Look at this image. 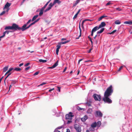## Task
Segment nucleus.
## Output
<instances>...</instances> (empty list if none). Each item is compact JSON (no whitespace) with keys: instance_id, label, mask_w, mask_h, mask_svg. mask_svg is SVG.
<instances>
[{"instance_id":"27","label":"nucleus","mask_w":132,"mask_h":132,"mask_svg":"<svg viewBox=\"0 0 132 132\" xmlns=\"http://www.w3.org/2000/svg\"><path fill=\"white\" fill-rule=\"evenodd\" d=\"M38 15H36L35 16H34L33 17V18L32 19V21H34L38 17Z\"/></svg>"},{"instance_id":"60","label":"nucleus","mask_w":132,"mask_h":132,"mask_svg":"<svg viewBox=\"0 0 132 132\" xmlns=\"http://www.w3.org/2000/svg\"><path fill=\"white\" fill-rule=\"evenodd\" d=\"M84 59H81L79 60L78 62V63L79 64L80 63V62L83 60Z\"/></svg>"},{"instance_id":"42","label":"nucleus","mask_w":132,"mask_h":132,"mask_svg":"<svg viewBox=\"0 0 132 132\" xmlns=\"http://www.w3.org/2000/svg\"><path fill=\"white\" fill-rule=\"evenodd\" d=\"M39 73V71H38L36 72L34 74V76H36V75H38V73Z\"/></svg>"},{"instance_id":"14","label":"nucleus","mask_w":132,"mask_h":132,"mask_svg":"<svg viewBox=\"0 0 132 132\" xmlns=\"http://www.w3.org/2000/svg\"><path fill=\"white\" fill-rule=\"evenodd\" d=\"M61 3V2L59 0H55L53 2L54 5L56 3H57L59 5Z\"/></svg>"},{"instance_id":"23","label":"nucleus","mask_w":132,"mask_h":132,"mask_svg":"<svg viewBox=\"0 0 132 132\" xmlns=\"http://www.w3.org/2000/svg\"><path fill=\"white\" fill-rule=\"evenodd\" d=\"M104 30V28H102L100 31H98L97 32V34H99L101 33Z\"/></svg>"},{"instance_id":"39","label":"nucleus","mask_w":132,"mask_h":132,"mask_svg":"<svg viewBox=\"0 0 132 132\" xmlns=\"http://www.w3.org/2000/svg\"><path fill=\"white\" fill-rule=\"evenodd\" d=\"M61 45H60L59 44H58V45H57L56 46V47H57V49H60V48L61 47Z\"/></svg>"},{"instance_id":"46","label":"nucleus","mask_w":132,"mask_h":132,"mask_svg":"<svg viewBox=\"0 0 132 132\" xmlns=\"http://www.w3.org/2000/svg\"><path fill=\"white\" fill-rule=\"evenodd\" d=\"M59 49H56V54L57 55H58V52H59Z\"/></svg>"},{"instance_id":"19","label":"nucleus","mask_w":132,"mask_h":132,"mask_svg":"<svg viewBox=\"0 0 132 132\" xmlns=\"http://www.w3.org/2000/svg\"><path fill=\"white\" fill-rule=\"evenodd\" d=\"M97 126L96 123L95 122L92 123L91 125V127L93 128Z\"/></svg>"},{"instance_id":"51","label":"nucleus","mask_w":132,"mask_h":132,"mask_svg":"<svg viewBox=\"0 0 132 132\" xmlns=\"http://www.w3.org/2000/svg\"><path fill=\"white\" fill-rule=\"evenodd\" d=\"M123 67L121 66V67L118 69V71H120V70H121L122 68Z\"/></svg>"},{"instance_id":"63","label":"nucleus","mask_w":132,"mask_h":132,"mask_svg":"<svg viewBox=\"0 0 132 132\" xmlns=\"http://www.w3.org/2000/svg\"><path fill=\"white\" fill-rule=\"evenodd\" d=\"M39 20V18H38L35 21L36 23Z\"/></svg>"},{"instance_id":"29","label":"nucleus","mask_w":132,"mask_h":132,"mask_svg":"<svg viewBox=\"0 0 132 132\" xmlns=\"http://www.w3.org/2000/svg\"><path fill=\"white\" fill-rule=\"evenodd\" d=\"M97 126L98 127H99L101 124V122L100 121H98L96 123Z\"/></svg>"},{"instance_id":"26","label":"nucleus","mask_w":132,"mask_h":132,"mask_svg":"<svg viewBox=\"0 0 132 132\" xmlns=\"http://www.w3.org/2000/svg\"><path fill=\"white\" fill-rule=\"evenodd\" d=\"M8 68V66H6L4 67L3 68V72H5L7 70Z\"/></svg>"},{"instance_id":"40","label":"nucleus","mask_w":132,"mask_h":132,"mask_svg":"<svg viewBox=\"0 0 132 132\" xmlns=\"http://www.w3.org/2000/svg\"><path fill=\"white\" fill-rule=\"evenodd\" d=\"M16 83V81H14L13 80H12V81L11 82V85H14Z\"/></svg>"},{"instance_id":"38","label":"nucleus","mask_w":132,"mask_h":132,"mask_svg":"<svg viewBox=\"0 0 132 132\" xmlns=\"http://www.w3.org/2000/svg\"><path fill=\"white\" fill-rule=\"evenodd\" d=\"M6 31H5L3 33V35L2 36H1V37H2V38L4 37L5 36V34L6 33Z\"/></svg>"},{"instance_id":"53","label":"nucleus","mask_w":132,"mask_h":132,"mask_svg":"<svg viewBox=\"0 0 132 132\" xmlns=\"http://www.w3.org/2000/svg\"><path fill=\"white\" fill-rule=\"evenodd\" d=\"M93 129H92V128H89V130H90V131H94V128H93Z\"/></svg>"},{"instance_id":"10","label":"nucleus","mask_w":132,"mask_h":132,"mask_svg":"<svg viewBox=\"0 0 132 132\" xmlns=\"http://www.w3.org/2000/svg\"><path fill=\"white\" fill-rule=\"evenodd\" d=\"M106 25V23L104 22H103L101 23L100 24L98 28L99 29L105 27Z\"/></svg>"},{"instance_id":"37","label":"nucleus","mask_w":132,"mask_h":132,"mask_svg":"<svg viewBox=\"0 0 132 132\" xmlns=\"http://www.w3.org/2000/svg\"><path fill=\"white\" fill-rule=\"evenodd\" d=\"M6 31H5L3 33V35L2 36H1V37H2V38L4 37L5 36V34L6 33Z\"/></svg>"},{"instance_id":"31","label":"nucleus","mask_w":132,"mask_h":132,"mask_svg":"<svg viewBox=\"0 0 132 132\" xmlns=\"http://www.w3.org/2000/svg\"><path fill=\"white\" fill-rule=\"evenodd\" d=\"M77 109L78 110H79V111H81L82 110H84V109H83L82 108H81L79 106H77Z\"/></svg>"},{"instance_id":"22","label":"nucleus","mask_w":132,"mask_h":132,"mask_svg":"<svg viewBox=\"0 0 132 132\" xmlns=\"http://www.w3.org/2000/svg\"><path fill=\"white\" fill-rule=\"evenodd\" d=\"M80 0H77L76 1L75 3L73 4V7L77 5L79 2Z\"/></svg>"},{"instance_id":"50","label":"nucleus","mask_w":132,"mask_h":132,"mask_svg":"<svg viewBox=\"0 0 132 132\" xmlns=\"http://www.w3.org/2000/svg\"><path fill=\"white\" fill-rule=\"evenodd\" d=\"M30 64V63H29V62L28 63L25 65L24 66H25V67L27 66L28 65H29Z\"/></svg>"},{"instance_id":"16","label":"nucleus","mask_w":132,"mask_h":132,"mask_svg":"<svg viewBox=\"0 0 132 132\" xmlns=\"http://www.w3.org/2000/svg\"><path fill=\"white\" fill-rule=\"evenodd\" d=\"M124 24H129V25H132V21H126L125 22H124Z\"/></svg>"},{"instance_id":"49","label":"nucleus","mask_w":132,"mask_h":132,"mask_svg":"<svg viewBox=\"0 0 132 132\" xmlns=\"http://www.w3.org/2000/svg\"><path fill=\"white\" fill-rule=\"evenodd\" d=\"M30 67H27L25 69V71H27L28 70H29L30 68Z\"/></svg>"},{"instance_id":"8","label":"nucleus","mask_w":132,"mask_h":132,"mask_svg":"<svg viewBox=\"0 0 132 132\" xmlns=\"http://www.w3.org/2000/svg\"><path fill=\"white\" fill-rule=\"evenodd\" d=\"M11 3H9L8 2L6 3V4L5 5L4 7V9H7L6 11L8 12L9 9L8 8L10 6Z\"/></svg>"},{"instance_id":"5","label":"nucleus","mask_w":132,"mask_h":132,"mask_svg":"<svg viewBox=\"0 0 132 132\" xmlns=\"http://www.w3.org/2000/svg\"><path fill=\"white\" fill-rule=\"evenodd\" d=\"M95 114L96 117H102L103 116L102 113L100 111H96Z\"/></svg>"},{"instance_id":"30","label":"nucleus","mask_w":132,"mask_h":132,"mask_svg":"<svg viewBox=\"0 0 132 132\" xmlns=\"http://www.w3.org/2000/svg\"><path fill=\"white\" fill-rule=\"evenodd\" d=\"M115 23L116 24H119L121 23V22L119 20H117L115 22Z\"/></svg>"},{"instance_id":"17","label":"nucleus","mask_w":132,"mask_h":132,"mask_svg":"<svg viewBox=\"0 0 132 132\" xmlns=\"http://www.w3.org/2000/svg\"><path fill=\"white\" fill-rule=\"evenodd\" d=\"M70 41V40H67V41H64V42H60L59 43H58V44H59L60 45H62V44H66V43H68Z\"/></svg>"},{"instance_id":"28","label":"nucleus","mask_w":132,"mask_h":132,"mask_svg":"<svg viewBox=\"0 0 132 132\" xmlns=\"http://www.w3.org/2000/svg\"><path fill=\"white\" fill-rule=\"evenodd\" d=\"M39 61L40 62L45 63L47 62V60L42 59H40Z\"/></svg>"},{"instance_id":"11","label":"nucleus","mask_w":132,"mask_h":132,"mask_svg":"<svg viewBox=\"0 0 132 132\" xmlns=\"http://www.w3.org/2000/svg\"><path fill=\"white\" fill-rule=\"evenodd\" d=\"M58 61L57 60L56 62L52 66L49 67L48 68L49 69H53L55 68L58 65Z\"/></svg>"},{"instance_id":"34","label":"nucleus","mask_w":132,"mask_h":132,"mask_svg":"<svg viewBox=\"0 0 132 132\" xmlns=\"http://www.w3.org/2000/svg\"><path fill=\"white\" fill-rule=\"evenodd\" d=\"M117 31V30H113L111 32H110L108 34H114L115 32Z\"/></svg>"},{"instance_id":"64","label":"nucleus","mask_w":132,"mask_h":132,"mask_svg":"<svg viewBox=\"0 0 132 132\" xmlns=\"http://www.w3.org/2000/svg\"><path fill=\"white\" fill-rule=\"evenodd\" d=\"M66 132H70V129H67V131Z\"/></svg>"},{"instance_id":"32","label":"nucleus","mask_w":132,"mask_h":132,"mask_svg":"<svg viewBox=\"0 0 132 132\" xmlns=\"http://www.w3.org/2000/svg\"><path fill=\"white\" fill-rule=\"evenodd\" d=\"M21 70V69L19 68H16L14 69V70L17 71H19Z\"/></svg>"},{"instance_id":"7","label":"nucleus","mask_w":132,"mask_h":132,"mask_svg":"<svg viewBox=\"0 0 132 132\" xmlns=\"http://www.w3.org/2000/svg\"><path fill=\"white\" fill-rule=\"evenodd\" d=\"M54 5V4L53 3H51L49 5L48 7L45 11V12H46L50 10Z\"/></svg>"},{"instance_id":"58","label":"nucleus","mask_w":132,"mask_h":132,"mask_svg":"<svg viewBox=\"0 0 132 132\" xmlns=\"http://www.w3.org/2000/svg\"><path fill=\"white\" fill-rule=\"evenodd\" d=\"M31 19H30L29 20V21H28L27 23L26 24H28L31 21Z\"/></svg>"},{"instance_id":"2","label":"nucleus","mask_w":132,"mask_h":132,"mask_svg":"<svg viewBox=\"0 0 132 132\" xmlns=\"http://www.w3.org/2000/svg\"><path fill=\"white\" fill-rule=\"evenodd\" d=\"M12 29L13 30L15 31L21 30L22 31V27L21 28L18 25L15 23H13L12 25Z\"/></svg>"},{"instance_id":"33","label":"nucleus","mask_w":132,"mask_h":132,"mask_svg":"<svg viewBox=\"0 0 132 132\" xmlns=\"http://www.w3.org/2000/svg\"><path fill=\"white\" fill-rule=\"evenodd\" d=\"M88 38L89 39L90 41V42H91V44H92V47L93 46V41L92 40V39L91 38L89 37V36H88Z\"/></svg>"},{"instance_id":"56","label":"nucleus","mask_w":132,"mask_h":132,"mask_svg":"<svg viewBox=\"0 0 132 132\" xmlns=\"http://www.w3.org/2000/svg\"><path fill=\"white\" fill-rule=\"evenodd\" d=\"M72 122V121L71 120H68L67 122V124H69L70 123Z\"/></svg>"},{"instance_id":"41","label":"nucleus","mask_w":132,"mask_h":132,"mask_svg":"<svg viewBox=\"0 0 132 132\" xmlns=\"http://www.w3.org/2000/svg\"><path fill=\"white\" fill-rule=\"evenodd\" d=\"M13 68H10L9 69L8 71L9 72V73L10 72L12 71L13 70Z\"/></svg>"},{"instance_id":"20","label":"nucleus","mask_w":132,"mask_h":132,"mask_svg":"<svg viewBox=\"0 0 132 132\" xmlns=\"http://www.w3.org/2000/svg\"><path fill=\"white\" fill-rule=\"evenodd\" d=\"M5 30H12V26H8L5 27Z\"/></svg>"},{"instance_id":"47","label":"nucleus","mask_w":132,"mask_h":132,"mask_svg":"<svg viewBox=\"0 0 132 132\" xmlns=\"http://www.w3.org/2000/svg\"><path fill=\"white\" fill-rule=\"evenodd\" d=\"M11 74V73H9L7 75V76H6V78H5V80Z\"/></svg>"},{"instance_id":"9","label":"nucleus","mask_w":132,"mask_h":132,"mask_svg":"<svg viewBox=\"0 0 132 132\" xmlns=\"http://www.w3.org/2000/svg\"><path fill=\"white\" fill-rule=\"evenodd\" d=\"M74 127L76 130L78 132H80L81 130L79 126L77 125H75L74 126Z\"/></svg>"},{"instance_id":"55","label":"nucleus","mask_w":132,"mask_h":132,"mask_svg":"<svg viewBox=\"0 0 132 132\" xmlns=\"http://www.w3.org/2000/svg\"><path fill=\"white\" fill-rule=\"evenodd\" d=\"M111 3L110 2H108L106 4V6H108V5H109L110 4H111Z\"/></svg>"},{"instance_id":"4","label":"nucleus","mask_w":132,"mask_h":132,"mask_svg":"<svg viewBox=\"0 0 132 132\" xmlns=\"http://www.w3.org/2000/svg\"><path fill=\"white\" fill-rule=\"evenodd\" d=\"M73 116L74 115L72 114V113L71 112H70L69 114L66 115L65 116V118L67 119L71 120Z\"/></svg>"},{"instance_id":"12","label":"nucleus","mask_w":132,"mask_h":132,"mask_svg":"<svg viewBox=\"0 0 132 132\" xmlns=\"http://www.w3.org/2000/svg\"><path fill=\"white\" fill-rule=\"evenodd\" d=\"M87 118L88 117L87 116L85 115L83 118H81V120L82 121L84 122L85 121Z\"/></svg>"},{"instance_id":"44","label":"nucleus","mask_w":132,"mask_h":132,"mask_svg":"<svg viewBox=\"0 0 132 132\" xmlns=\"http://www.w3.org/2000/svg\"><path fill=\"white\" fill-rule=\"evenodd\" d=\"M78 14H77L76 13L75 15H74L73 18V19L74 20L75 19H76V18L77 17V15H78Z\"/></svg>"},{"instance_id":"45","label":"nucleus","mask_w":132,"mask_h":132,"mask_svg":"<svg viewBox=\"0 0 132 132\" xmlns=\"http://www.w3.org/2000/svg\"><path fill=\"white\" fill-rule=\"evenodd\" d=\"M46 84V82H43L42 83L40 84L38 86H43V85Z\"/></svg>"},{"instance_id":"48","label":"nucleus","mask_w":132,"mask_h":132,"mask_svg":"<svg viewBox=\"0 0 132 132\" xmlns=\"http://www.w3.org/2000/svg\"><path fill=\"white\" fill-rule=\"evenodd\" d=\"M57 90L59 91V92H60V89H61L60 87H57Z\"/></svg>"},{"instance_id":"61","label":"nucleus","mask_w":132,"mask_h":132,"mask_svg":"<svg viewBox=\"0 0 132 132\" xmlns=\"http://www.w3.org/2000/svg\"><path fill=\"white\" fill-rule=\"evenodd\" d=\"M50 0L49 1H48L47 3L45 5L47 6L48 5V4L50 2Z\"/></svg>"},{"instance_id":"15","label":"nucleus","mask_w":132,"mask_h":132,"mask_svg":"<svg viewBox=\"0 0 132 132\" xmlns=\"http://www.w3.org/2000/svg\"><path fill=\"white\" fill-rule=\"evenodd\" d=\"M79 30H80V35L78 37V38H76V39H78L79 38V37H81V29L80 28V24H79Z\"/></svg>"},{"instance_id":"3","label":"nucleus","mask_w":132,"mask_h":132,"mask_svg":"<svg viewBox=\"0 0 132 132\" xmlns=\"http://www.w3.org/2000/svg\"><path fill=\"white\" fill-rule=\"evenodd\" d=\"M93 97L95 101H100L101 100V96L100 95L94 94L93 95Z\"/></svg>"},{"instance_id":"13","label":"nucleus","mask_w":132,"mask_h":132,"mask_svg":"<svg viewBox=\"0 0 132 132\" xmlns=\"http://www.w3.org/2000/svg\"><path fill=\"white\" fill-rule=\"evenodd\" d=\"M99 28H98V27L97 26H96L93 28L92 29V31H93V32H95L96 31L99 29Z\"/></svg>"},{"instance_id":"21","label":"nucleus","mask_w":132,"mask_h":132,"mask_svg":"<svg viewBox=\"0 0 132 132\" xmlns=\"http://www.w3.org/2000/svg\"><path fill=\"white\" fill-rule=\"evenodd\" d=\"M106 17H107V16H105L104 15H103L99 18H98V20L99 21H100L102 19Z\"/></svg>"},{"instance_id":"18","label":"nucleus","mask_w":132,"mask_h":132,"mask_svg":"<svg viewBox=\"0 0 132 132\" xmlns=\"http://www.w3.org/2000/svg\"><path fill=\"white\" fill-rule=\"evenodd\" d=\"M86 104L89 106H91L92 104V102L90 101H87L86 102Z\"/></svg>"},{"instance_id":"6","label":"nucleus","mask_w":132,"mask_h":132,"mask_svg":"<svg viewBox=\"0 0 132 132\" xmlns=\"http://www.w3.org/2000/svg\"><path fill=\"white\" fill-rule=\"evenodd\" d=\"M28 24H24L23 26H22V31H23L28 29L31 26V25L30 24L29 26L26 27V26Z\"/></svg>"},{"instance_id":"43","label":"nucleus","mask_w":132,"mask_h":132,"mask_svg":"<svg viewBox=\"0 0 132 132\" xmlns=\"http://www.w3.org/2000/svg\"><path fill=\"white\" fill-rule=\"evenodd\" d=\"M5 11H3L0 14V15L1 16H2V15L4 14L5 13Z\"/></svg>"},{"instance_id":"36","label":"nucleus","mask_w":132,"mask_h":132,"mask_svg":"<svg viewBox=\"0 0 132 132\" xmlns=\"http://www.w3.org/2000/svg\"><path fill=\"white\" fill-rule=\"evenodd\" d=\"M6 31H5L3 33V35L2 36H1V37H2V38L4 37L5 36V34L6 33Z\"/></svg>"},{"instance_id":"57","label":"nucleus","mask_w":132,"mask_h":132,"mask_svg":"<svg viewBox=\"0 0 132 132\" xmlns=\"http://www.w3.org/2000/svg\"><path fill=\"white\" fill-rule=\"evenodd\" d=\"M92 50V48H90L89 50L88 51V53H90L91 52V50Z\"/></svg>"},{"instance_id":"62","label":"nucleus","mask_w":132,"mask_h":132,"mask_svg":"<svg viewBox=\"0 0 132 132\" xmlns=\"http://www.w3.org/2000/svg\"><path fill=\"white\" fill-rule=\"evenodd\" d=\"M50 0L49 1H48L47 3L45 5L47 6L48 5V4L50 2Z\"/></svg>"},{"instance_id":"35","label":"nucleus","mask_w":132,"mask_h":132,"mask_svg":"<svg viewBox=\"0 0 132 132\" xmlns=\"http://www.w3.org/2000/svg\"><path fill=\"white\" fill-rule=\"evenodd\" d=\"M6 31H5L3 33V35L2 36H1V37H2V38L4 37L5 36V34L6 33Z\"/></svg>"},{"instance_id":"54","label":"nucleus","mask_w":132,"mask_h":132,"mask_svg":"<svg viewBox=\"0 0 132 132\" xmlns=\"http://www.w3.org/2000/svg\"><path fill=\"white\" fill-rule=\"evenodd\" d=\"M54 88H52V89H50L48 91L49 92H51L53 90H54Z\"/></svg>"},{"instance_id":"24","label":"nucleus","mask_w":132,"mask_h":132,"mask_svg":"<svg viewBox=\"0 0 132 132\" xmlns=\"http://www.w3.org/2000/svg\"><path fill=\"white\" fill-rule=\"evenodd\" d=\"M43 10L42 9H40V12L39 13V15L40 16H41L43 14Z\"/></svg>"},{"instance_id":"1","label":"nucleus","mask_w":132,"mask_h":132,"mask_svg":"<svg viewBox=\"0 0 132 132\" xmlns=\"http://www.w3.org/2000/svg\"><path fill=\"white\" fill-rule=\"evenodd\" d=\"M113 91L112 87L111 85L107 88L104 93V96L102 98L103 100L105 102L108 104L112 103V100L109 97L112 95Z\"/></svg>"},{"instance_id":"59","label":"nucleus","mask_w":132,"mask_h":132,"mask_svg":"<svg viewBox=\"0 0 132 132\" xmlns=\"http://www.w3.org/2000/svg\"><path fill=\"white\" fill-rule=\"evenodd\" d=\"M46 6L45 5L41 9H42L43 10H44V9L46 7Z\"/></svg>"},{"instance_id":"52","label":"nucleus","mask_w":132,"mask_h":132,"mask_svg":"<svg viewBox=\"0 0 132 132\" xmlns=\"http://www.w3.org/2000/svg\"><path fill=\"white\" fill-rule=\"evenodd\" d=\"M116 9L117 10H118V11H120L121 10L119 7L117 8Z\"/></svg>"},{"instance_id":"25","label":"nucleus","mask_w":132,"mask_h":132,"mask_svg":"<svg viewBox=\"0 0 132 132\" xmlns=\"http://www.w3.org/2000/svg\"><path fill=\"white\" fill-rule=\"evenodd\" d=\"M92 112V109L89 108L87 111V113H91Z\"/></svg>"}]
</instances>
